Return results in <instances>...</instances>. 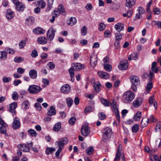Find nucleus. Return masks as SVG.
<instances>
[{
	"instance_id": "nucleus-1",
	"label": "nucleus",
	"mask_w": 161,
	"mask_h": 161,
	"mask_svg": "<svg viewBox=\"0 0 161 161\" xmlns=\"http://www.w3.org/2000/svg\"><path fill=\"white\" fill-rule=\"evenodd\" d=\"M135 97V94L131 91H127L125 92L122 97V102L125 103H130Z\"/></svg>"
},
{
	"instance_id": "nucleus-2",
	"label": "nucleus",
	"mask_w": 161,
	"mask_h": 161,
	"mask_svg": "<svg viewBox=\"0 0 161 161\" xmlns=\"http://www.w3.org/2000/svg\"><path fill=\"white\" fill-rule=\"evenodd\" d=\"M68 141L67 138L66 137H64L61 140L56 142V145L59 147L58 149L55 153L56 156L57 158H58L60 153L62 151L64 145L67 143Z\"/></svg>"
},
{
	"instance_id": "nucleus-3",
	"label": "nucleus",
	"mask_w": 161,
	"mask_h": 161,
	"mask_svg": "<svg viewBox=\"0 0 161 161\" xmlns=\"http://www.w3.org/2000/svg\"><path fill=\"white\" fill-rule=\"evenodd\" d=\"M130 79L131 83L132 89L134 92H136L137 90L136 86L140 84L139 78L136 76L132 75L130 77Z\"/></svg>"
},
{
	"instance_id": "nucleus-4",
	"label": "nucleus",
	"mask_w": 161,
	"mask_h": 161,
	"mask_svg": "<svg viewBox=\"0 0 161 161\" xmlns=\"http://www.w3.org/2000/svg\"><path fill=\"white\" fill-rule=\"evenodd\" d=\"M103 136L105 139L110 138L111 137L112 132L111 129L107 127L104 128L103 131Z\"/></svg>"
},
{
	"instance_id": "nucleus-5",
	"label": "nucleus",
	"mask_w": 161,
	"mask_h": 161,
	"mask_svg": "<svg viewBox=\"0 0 161 161\" xmlns=\"http://www.w3.org/2000/svg\"><path fill=\"white\" fill-rule=\"evenodd\" d=\"M28 90L30 93L36 94L40 90V87L35 85H31L29 86Z\"/></svg>"
},
{
	"instance_id": "nucleus-6",
	"label": "nucleus",
	"mask_w": 161,
	"mask_h": 161,
	"mask_svg": "<svg viewBox=\"0 0 161 161\" xmlns=\"http://www.w3.org/2000/svg\"><path fill=\"white\" fill-rule=\"evenodd\" d=\"M9 106V111L11 113L13 116H14L16 113L15 109L17 106V103L16 102H14L8 105Z\"/></svg>"
},
{
	"instance_id": "nucleus-7",
	"label": "nucleus",
	"mask_w": 161,
	"mask_h": 161,
	"mask_svg": "<svg viewBox=\"0 0 161 161\" xmlns=\"http://www.w3.org/2000/svg\"><path fill=\"white\" fill-rule=\"evenodd\" d=\"M55 30L53 28H50L47 32V37L50 40H52L54 38Z\"/></svg>"
},
{
	"instance_id": "nucleus-8",
	"label": "nucleus",
	"mask_w": 161,
	"mask_h": 161,
	"mask_svg": "<svg viewBox=\"0 0 161 161\" xmlns=\"http://www.w3.org/2000/svg\"><path fill=\"white\" fill-rule=\"evenodd\" d=\"M81 132L83 136H87L90 133V130L88 126L86 125H83L81 129Z\"/></svg>"
},
{
	"instance_id": "nucleus-9",
	"label": "nucleus",
	"mask_w": 161,
	"mask_h": 161,
	"mask_svg": "<svg viewBox=\"0 0 161 161\" xmlns=\"http://www.w3.org/2000/svg\"><path fill=\"white\" fill-rule=\"evenodd\" d=\"M118 67L120 70H126L128 67V61L126 60H124L121 61Z\"/></svg>"
},
{
	"instance_id": "nucleus-10",
	"label": "nucleus",
	"mask_w": 161,
	"mask_h": 161,
	"mask_svg": "<svg viewBox=\"0 0 161 161\" xmlns=\"http://www.w3.org/2000/svg\"><path fill=\"white\" fill-rule=\"evenodd\" d=\"M72 67L75 71H78L84 68L83 64L79 63H73L72 64Z\"/></svg>"
},
{
	"instance_id": "nucleus-11",
	"label": "nucleus",
	"mask_w": 161,
	"mask_h": 161,
	"mask_svg": "<svg viewBox=\"0 0 161 161\" xmlns=\"http://www.w3.org/2000/svg\"><path fill=\"white\" fill-rule=\"evenodd\" d=\"M20 125V123L19 119L18 117L15 118L13 121L12 127L14 129H16L19 128Z\"/></svg>"
},
{
	"instance_id": "nucleus-12",
	"label": "nucleus",
	"mask_w": 161,
	"mask_h": 161,
	"mask_svg": "<svg viewBox=\"0 0 161 161\" xmlns=\"http://www.w3.org/2000/svg\"><path fill=\"white\" fill-rule=\"evenodd\" d=\"M61 92L64 94L68 93L71 90L70 87L68 84L63 86L60 88Z\"/></svg>"
},
{
	"instance_id": "nucleus-13",
	"label": "nucleus",
	"mask_w": 161,
	"mask_h": 161,
	"mask_svg": "<svg viewBox=\"0 0 161 161\" xmlns=\"http://www.w3.org/2000/svg\"><path fill=\"white\" fill-rule=\"evenodd\" d=\"M142 102V99L141 97H137L135 99L132 103L133 106L135 108L140 106Z\"/></svg>"
},
{
	"instance_id": "nucleus-14",
	"label": "nucleus",
	"mask_w": 161,
	"mask_h": 161,
	"mask_svg": "<svg viewBox=\"0 0 161 161\" xmlns=\"http://www.w3.org/2000/svg\"><path fill=\"white\" fill-rule=\"evenodd\" d=\"M122 150V146L121 144L119 145L118 148L117 149L116 153V154L115 157V158L114 161H117L120 158L121 155V152Z\"/></svg>"
},
{
	"instance_id": "nucleus-15",
	"label": "nucleus",
	"mask_w": 161,
	"mask_h": 161,
	"mask_svg": "<svg viewBox=\"0 0 161 161\" xmlns=\"http://www.w3.org/2000/svg\"><path fill=\"white\" fill-rule=\"evenodd\" d=\"M97 74L100 78L104 79H108L110 77L109 75L105 72L99 71L97 72Z\"/></svg>"
},
{
	"instance_id": "nucleus-16",
	"label": "nucleus",
	"mask_w": 161,
	"mask_h": 161,
	"mask_svg": "<svg viewBox=\"0 0 161 161\" xmlns=\"http://www.w3.org/2000/svg\"><path fill=\"white\" fill-rule=\"evenodd\" d=\"M124 27V25L121 23H117L114 26L115 29L119 32L122 31Z\"/></svg>"
},
{
	"instance_id": "nucleus-17",
	"label": "nucleus",
	"mask_w": 161,
	"mask_h": 161,
	"mask_svg": "<svg viewBox=\"0 0 161 161\" xmlns=\"http://www.w3.org/2000/svg\"><path fill=\"white\" fill-rule=\"evenodd\" d=\"M19 149L21 151L24 152H28L29 151V147L24 144H19L18 146Z\"/></svg>"
},
{
	"instance_id": "nucleus-18",
	"label": "nucleus",
	"mask_w": 161,
	"mask_h": 161,
	"mask_svg": "<svg viewBox=\"0 0 161 161\" xmlns=\"http://www.w3.org/2000/svg\"><path fill=\"white\" fill-rule=\"evenodd\" d=\"M29 75L31 78L35 79L37 76L36 70L34 69L30 70L29 72Z\"/></svg>"
},
{
	"instance_id": "nucleus-19",
	"label": "nucleus",
	"mask_w": 161,
	"mask_h": 161,
	"mask_svg": "<svg viewBox=\"0 0 161 161\" xmlns=\"http://www.w3.org/2000/svg\"><path fill=\"white\" fill-rule=\"evenodd\" d=\"M56 113V111L55 109V107L54 106H52L47 112V114L49 116H52L55 114Z\"/></svg>"
},
{
	"instance_id": "nucleus-20",
	"label": "nucleus",
	"mask_w": 161,
	"mask_h": 161,
	"mask_svg": "<svg viewBox=\"0 0 161 161\" xmlns=\"http://www.w3.org/2000/svg\"><path fill=\"white\" fill-rule=\"evenodd\" d=\"M35 22V19L34 17L30 16L26 19V23L29 26L33 25Z\"/></svg>"
},
{
	"instance_id": "nucleus-21",
	"label": "nucleus",
	"mask_w": 161,
	"mask_h": 161,
	"mask_svg": "<svg viewBox=\"0 0 161 161\" xmlns=\"http://www.w3.org/2000/svg\"><path fill=\"white\" fill-rule=\"evenodd\" d=\"M14 14L13 12L10 10H7L6 14V17L8 19H13L14 16Z\"/></svg>"
},
{
	"instance_id": "nucleus-22",
	"label": "nucleus",
	"mask_w": 161,
	"mask_h": 161,
	"mask_svg": "<svg viewBox=\"0 0 161 161\" xmlns=\"http://www.w3.org/2000/svg\"><path fill=\"white\" fill-rule=\"evenodd\" d=\"M77 22V20L74 17H71L69 20L67 21V23L70 26H73L75 25Z\"/></svg>"
},
{
	"instance_id": "nucleus-23",
	"label": "nucleus",
	"mask_w": 161,
	"mask_h": 161,
	"mask_svg": "<svg viewBox=\"0 0 161 161\" xmlns=\"http://www.w3.org/2000/svg\"><path fill=\"white\" fill-rule=\"evenodd\" d=\"M90 63L91 65L93 67L96 66L97 63V57L96 56H91L90 58Z\"/></svg>"
},
{
	"instance_id": "nucleus-24",
	"label": "nucleus",
	"mask_w": 161,
	"mask_h": 161,
	"mask_svg": "<svg viewBox=\"0 0 161 161\" xmlns=\"http://www.w3.org/2000/svg\"><path fill=\"white\" fill-rule=\"evenodd\" d=\"M7 56V53L5 50L0 51V60H5Z\"/></svg>"
},
{
	"instance_id": "nucleus-25",
	"label": "nucleus",
	"mask_w": 161,
	"mask_h": 161,
	"mask_svg": "<svg viewBox=\"0 0 161 161\" xmlns=\"http://www.w3.org/2000/svg\"><path fill=\"white\" fill-rule=\"evenodd\" d=\"M111 108L112 111L114 112H117L119 111L118 108L117 106L116 103L113 100L112 103H111Z\"/></svg>"
},
{
	"instance_id": "nucleus-26",
	"label": "nucleus",
	"mask_w": 161,
	"mask_h": 161,
	"mask_svg": "<svg viewBox=\"0 0 161 161\" xmlns=\"http://www.w3.org/2000/svg\"><path fill=\"white\" fill-rule=\"evenodd\" d=\"M135 3V0H126L125 5L129 8H131Z\"/></svg>"
},
{
	"instance_id": "nucleus-27",
	"label": "nucleus",
	"mask_w": 161,
	"mask_h": 161,
	"mask_svg": "<svg viewBox=\"0 0 161 161\" xmlns=\"http://www.w3.org/2000/svg\"><path fill=\"white\" fill-rule=\"evenodd\" d=\"M30 103L29 101L26 100L24 101L22 104V108L24 110H26L29 108Z\"/></svg>"
},
{
	"instance_id": "nucleus-28",
	"label": "nucleus",
	"mask_w": 161,
	"mask_h": 161,
	"mask_svg": "<svg viewBox=\"0 0 161 161\" xmlns=\"http://www.w3.org/2000/svg\"><path fill=\"white\" fill-rule=\"evenodd\" d=\"M58 10L60 11L61 14L64 16H65L66 13V10L63 5L62 4H59L58 6Z\"/></svg>"
},
{
	"instance_id": "nucleus-29",
	"label": "nucleus",
	"mask_w": 161,
	"mask_h": 161,
	"mask_svg": "<svg viewBox=\"0 0 161 161\" xmlns=\"http://www.w3.org/2000/svg\"><path fill=\"white\" fill-rule=\"evenodd\" d=\"M148 119L145 117H143L141 120V125L142 127H146L148 124Z\"/></svg>"
},
{
	"instance_id": "nucleus-30",
	"label": "nucleus",
	"mask_w": 161,
	"mask_h": 161,
	"mask_svg": "<svg viewBox=\"0 0 161 161\" xmlns=\"http://www.w3.org/2000/svg\"><path fill=\"white\" fill-rule=\"evenodd\" d=\"M29 135L31 137H36L37 134L34 130L32 129H30L28 130Z\"/></svg>"
},
{
	"instance_id": "nucleus-31",
	"label": "nucleus",
	"mask_w": 161,
	"mask_h": 161,
	"mask_svg": "<svg viewBox=\"0 0 161 161\" xmlns=\"http://www.w3.org/2000/svg\"><path fill=\"white\" fill-rule=\"evenodd\" d=\"M138 58V55L136 53H134L130 54L128 58V59L129 61L131 60H136Z\"/></svg>"
},
{
	"instance_id": "nucleus-32",
	"label": "nucleus",
	"mask_w": 161,
	"mask_h": 161,
	"mask_svg": "<svg viewBox=\"0 0 161 161\" xmlns=\"http://www.w3.org/2000/svg\"><path fill=\"white\" fill-rule=\"evenodd\" d=\"M54 0H48L47 1V7L46 11L48 12L50 9L52 7V5L53 3Z\"/></svg>"
},
{
	"instance_id": "nucleus-33",
	"label": "nucleus",
	"mask_w": 161,
	"mask_h": 161,
	"mask_svg": "<svg viewBox=\"0 0 161 161\" xmlns=\"http://www.w3.org/2000/svg\"><path fill=\"white\" fill-rule=\"evenodd\" d=\"M101 85L99 82L95 83L94 85V89L97 92H99L100 91Z\"/></svg>"
},
{
	"instance_id": "nucleus-34",
	"label": "nucleus",
	"mask_w": 161,
	"mask_h": 161,
	"mask_svg": "<svg viewBox=\"0 0 161 161\" xmlns=\"http://www.w3.org/2000/svg\"><path fill=\"white\" fill-rule=\"evenodd\" d=\"M142 116V113L140 111H138L136 114L134 116V119L135 120L139 121L140 120Z\"/></svg>"
},
{
	"instance_id": "nucleus-35",
	"label": "nucleus",
	"mask_w": 161,
	"mask_h": 161,
	"mask_svg": "<svg viewBox=\"0 0 161 161\" xmlns=\"http://www.w3.org/2000/svg\"><path fill=\"white\" fill-rule=\"evenodd\" d=\"M102 103L105 107H109L110 105L109 102L106 99L103 98L100 99Z\"/></svg>"
},
{
	"instance_id": "nucleus-36",
	"label": "nucleus",
	"mask_w": 161,
	"mask_h": 161,
	"mask_svg": "<svg viewBox=\"0 0 161 161\" xmlns=\"http://www.w3.org/2000/svg\"><path fill=\"white\" fill-rule=\"evenodd\" d=\"M61 127V124L60 122H58L54 125L53 129L54 131L58 132L60 129Z\"/></svg>"
},
{
	"instance_id": "nucleus-37",
	"label": "nucleus",
	"mask_w": 161,
	"mask_h": 161,
	"mask_svg": "<svg viewBox=\"0 0 161 161\" xmlns=\"http://www.w3.org/2000/svg\"><path fill=\"white\" fill-rule=\"evenodd\" d=\"M25 8V6L23 4H19L16 6V8L18 11H22Z\"/></svg>"
},
{
	"instance_id": "nucleus-38",
	"label": "nucleus",
	"mask_w": 161,
	"mask_h": 161,
	"mask_svg": "<svg viewBox=\"0 0 161 161\" xmlns=\"http://www.w3.org/2000/svg\"><path fill=\"white\" fill-rule=\"evenodd\" d=\"M124 36L123 34L121 33H118L115 34V40L120 41L123 36Z\"/></svg>"
},
{
	"instance_id": "nucleus-39",
	"label": "nucleus",
	"mask_w": 161,
	"mask_h": 161,
	"mask_svg": "<svg viewBox=\"0 0 161 161\" xmlns=\"http://www.w3.org/2000/svg\"><path fill=\"white\" fill-rule=\"evenodd\" d=\"M42 82L44 84L42 85L43 88L46 87L50 83V81L48 79L44 78L42 79Z\"/></svg>"
},
{
	"instance_id": "nucleus-40",
	"label": "nucleus",
	"mask_w": 161,
	"mask_h": 161,
	"mask_svg": "<svg viewBox=\"0 0 161 161\" xmlns=\"http://www.w3.org/2000/svg\"><path fill=\"white\" fill-rule=\"evenodd\" d=\"M66 101L68 107H70L73 103V100L71 98L68 97L66 98Z\"/></svg>"
},
{
	"instance_id": "nucleus-41",
	"label": "nucleus",
	"mask_w": 161,
	"mask_h": 161,
	"mask_svg": "<svg viewBox=\"0 0 161 161\" xmlns=\"http://www.w3.org/2000/svg\"><path fill=\"white\" fill-rule=\"evenodd\" d=\"M104 68L108 72H110L112 69V66L109 64H104Z\"/></svg>"
},
{
	"instance_id": "nucleus-42",
	"label": "nucleus",
	"mask_w": 161,
	"mask_h": 161,
	"mask_svg": "<svg viewBox=\"0 0 161 161\" xmlns=\"http://www.w3.org/2000/svg\"><path fill=\"white\" fill-rule=\"evenodd\" d=\"M55 149L53 147H48L46 149V153L47 154L52 153L55 151Z\"/></svg>"
},
{
	"instance_id": "nucleus-43",
	"label": "nucleus",
	"mask_w": 161,
	"mask_h": 161,
	"mask_svg": "<svg viewBox=\"0 0 161 161\" xmlns=\"http://www.w3.org/2000/svg\"><path fill=\"white\" fill-rule=\"evenodd\" d=\"M153 87V84L151 81H150L147 84L146 86V91L147 92H149L152 89Z\"/></svg>"
},
{
	"instance_id": "nucleus-44",
	"label": "nucleus",
	"mask_w": 161,
	"mask_h": 161,
	"mask_svg": "<svg viewBox=\"0 0 161 161\" xmlns=\"http://www.w3.org/2000/svg\"><path fill=\"white\" fill-rule=\"evenodd\" d=\"M139 129V126L137 124L134 125L132 127V131L134 133H136Z\"/></svg>"
},
{
	"instance_id": "nucleus-45",
	"label": "nucleus",
	"mask_w": 161,
	"mask_h": 161,
	"mask_svg": "<svg viewBox=\"0 0 161 161\" xmlns=\"http://www.w3.org/2000/svg\"><path fill=\"white\" fill-rule=\"evenodd\" d=\"M24 58L21 57H16L14 58V60L15 63H20L24 61Z\"/></svg>"
},
{
	"instance_id": "nucleus-46",
	"label": "nucleus",
	"mask_w": 161,
	"mask_h": 161,
	"mask_svg": "<svg viewBox=\"0 0 161 161\" xmlns=\"http://www.w3.org/2000/svg\"><path fill=\"white\" fill-rule=\"evenodd\" d=\"M37 100L39 103H36L35 104V106L38 110L40 111V98H38Z\"/></svg>"
},
{
	"instance_id": "nucleus-47",
	"label": "nucleus",
	"mask_w": 161,
	"mask_h": 161,
	"mask_svg": "<svg viewBox=\"0 0 161 161\" xmlns=\"http://www.w3.org/2000/svg\"><path fill=\"white\" fill-rule=\"evenodd\" d=\"M5 50L10 54H13L14 53L15 51L14 49L8 47H6L5 49Z\"/></svg>"
},
{
	"instance_id": "nucleus-48",
	"label": "nucleus",
	"mask_w": 161,
	"mask_h": 161,
	"mask_svg": "<svg viewBox=\"0 0 161 161\" xmlns=\"http://www.w3.org/2000/svg\"><path fill=\"white\" fill-rule=\"evenodd\" d=\"M119 41L115 40L114 43V46H115V49L118 50L120 48Z\"/></svg>"
},
{
	"instance_id": "nucleus-49",
	"label": "nucleus",
	"mask_w": 161,
	"mask_h": 161,
	"mask_svg": "<svg viewBox=\"0 0 161 161\" xmlns=\"http://www.w3.org/2000/svg\"><path fill=\"white\" fill-rule=\"evenodd\" d=\"M76 121V119L74 117H72L69 120V123L71 125H73Z\"/></svg>"
},
{
	"instance_id": "nucleus-50",
	"label": "nucleus",
	"mask_w": 161,
	"mask_h": 161,
	"mask_svg": "<svg viewBox=\"0 0 161 161\" xmlns=\"http://www.w3.org/2000/svg\"><path fill=\"white\" fill-rule=\"evenodd\" d=\"M94 149L92 147H89L86 149V153L88 155H90L93 152Z\"/></svg>"
},
{
	"instance_id": "nucleus-51",
	"label": "nucleus",
	"mask_w": 161,
	"mask_h": 161,
	"mask_svg": "<svg viewBox=\"0 0 161 161\" xmlns=\"http://www.w3.org/2000/svg\"><path fill=\"white\" fill-rule=\"evenodd\" d=\"M31 57L33 58H35L38 55V53L37 51L35 49L31 52Z\"/></svg>"
},
{
	"instance_id": "nucleus-52",
	"label": "nucleus",
	"mask_w": 161,
	"mask_h": 161,
	"mask_svg": "<svg viewBox=\"0 0 161 161\" xmlns=\"http://www.w3.org/2000/svg\"><path fill=\"white\" fill-rule=\"evenodd\" d=\"M18 96L19 95L18 93L16 92H13L12 94V99L14 100H17L18 99Z\"/></svg>"
},
{
	"instance_id": "nucleus-53",
	"label": "nucleus",
	"mask_w": 161,
	"mask_h": 161,
	"mask_svg": "<svg viewBox=\"0 0 161 161\" xmlns=\"http://www.w3.org/2000/svg\"><path fill=\"white\" fill-rule=\"evenodd\" d=\"M103 61L104 63V64H108L110 62L109 57L108 56H106L103 59Z\"/></svg>"
},
{
	"instance_id": "nucleus-54",
	"label": "nucleus",
	"mask_w": 161,
	"mask_h": 161,
	"mask_svg": "<svg viewBox=\"0 0 161 161\" xmlns=\"http://www.w3.org/2000/svg\"><path fill=\"white\" fill-rule=\"evenodd\" d=\"M87 28L85 26L83 27L81 29V33L82 36H85L87 33Z\"/></svg>"
},
{
	"instance_id": "nucleus-55",
	"label": "nucleus",
	"mask_w": 161,
	"mask_h": 161,
	"mask_svg": "<svg viewBox=\"0 0 161 161\" xmlns=\"http://www.w3.org/2000/svg\"><path fill=\"white\" fill-rule=\"evenodd\" d=\"M26 42L25 41H21L19 43V47L20 49L23 48L25 46Z\"/></svg>"
},
{
	"instance_id": "nucleus-56",
	"label": "nucleus",
	"mask_w": 161,
	"mask_h": 161,
	"mask_svg": "<svg viewBox=\"0 0 161 161\" xmlns=\"http://www.w3.org/2000/svg\"><path fill=\"white\" fill-rule=\"evenodd\" d=\"M161 128V122L158 121L155 127V131L157 132L158 130H160Z\"/></svg>"
},
{
	"instance_id": "nucleus-57",
	"label": "nucleus",
	"mask_w": 161,
	"mask_h": 161,
	"mask_svg": "<svg viewBox=\"0 0 161 161\" xmlns=\"http://www.w3.org/2000/svg\"><path fill=\"white\" fill-rule=\"evenodd\" d=\"M105 25L102 23H101L99 25L98 29L100 31H102L105 29Z\"/></svg>"
},
{
	"instance_id": "nucleus-58",
	"label": "nucleus",
	"mask_w": 161,
	"mask_h": 161,
	"mask_svg": "<svg viewBox=\"0 0 161 161\" xmlns=\"http://www.w3.org/2000/svg\"><path fill=\"white\" fill-rule=\"evenodd\" d=\"M11 80V78L10 77H4L3 78V81L4 83H7Z\"/></svg>"
},
{
	"instance_id": "nucleus-59",
	"label": "nucleus",
	"mask_w": 161,
	"mask_h": 161,
	"mask_svg": "<svg viewBox=\"0 0 161 161\" xmlns=\"http://www.w3.org/2000/svg\"><path fill=\"white\" fill-rule=\"evenodd\" d=\"M148 122H156L157 121V119L155 118L153 115H151L149 118H147Z\"/></svg>"
},
{
	"instance_id": "nucleus-60",
	"label": "nucleus",
	"mask_w": 161,
	"mask_h": 161,
	"mask_svg": "<svg viewBox=\"0 0 161 161\" xmlns=\"http://www.w3.org/2000/svg\"><path fill=\"white\" fill-rule=\"evenodd\" d=\"M74 70V69L72 67L70 68L69 69V75L71 77H73L75 76V73Z\"/></svg>"
},
{
	"instance_id": "nucleus-61",
	"label": "nucleus",
	"mask_w": 161,
	"mask_h": 161,
	"mask_svg": "<svg viewBox=\"0 0 161 161\" xmlns=\"http://www.w3.org/2000/svg\"><path fill=\"white\" fill-rule=\"evenodd\" d=\"M0 124L2 126L4 127H6L8 126V125L4 121L1 117H0Z\"/></svg>"
},
{
	"instance_id": "nucleus-62",
	"label": "nucleus",
	"mask_w": 161,
	"mask_h": 161,
	"mask_svg": "<svg viewBox=\"0 0 161 161\" xmlns=\"http://www.w3.org/2000/svg\"><path fill=\"white\" fill-rule=\"evenodd\" d=\"M47 65L51 69H53L55 67V65L53 62H49L47 64Z\"/></svg>"
},
{
	"instance_id": "nucleus-63",
	"label": "nucleus",
	"mask_w": 161,
	"mask_h": 161,
	"mask_svg": "<svg viewBox=\"0 0 161 161\" xmlns=\"http://www.w3.org/2000/svg\"><path fill=\"white\" fill-rule=\"evenodd\" d=\"M98 117L99 119L103 120L106 118V116L104 113L101 112L98 114Z\"/></svg>"
},
{
	"instance_id": "nucleus-64",
	"label": "nucleus",
	"mask_w": 161,
	"mask_h": 161,
	"mask_svg": "<svg viewBox=\"0 0 161 161\" xmlns=\"http://www.w3.org/2000/svg\"><path fill=\"white\" fill-rule=\"evenodd\" d=\"M53 14H54V15L56 17H58L59 15L61 13L58 9H57L54 10Z\"/></svg>"
}]
</instances>
